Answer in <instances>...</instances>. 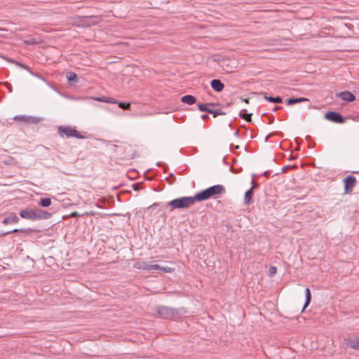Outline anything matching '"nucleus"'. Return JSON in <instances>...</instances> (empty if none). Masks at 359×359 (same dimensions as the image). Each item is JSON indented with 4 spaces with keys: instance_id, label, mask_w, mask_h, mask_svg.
I'll return each mask as SVG.
<instances>
[{
    "instance_id": "nucleus-1",
    "label": "nucleus",
    "mask_w": 359,
    "mask_h": 359,
    "mask_svg": "<svg viewBox=\"0 0 359 359\" xmlns=\"http://www.w3.org/2000/svg\"><path fill=\"white\" fill-rule=\"evenodd\" d=\"M225 192V189L222 185L217 184L212 186L205 190H203L200 192H198L195 195V199L197 201H205L214 196L224 194Z\"/></svg>"
},
{
    "instance_id": "nucleus-2",
    "label": "nucleus",
    "mask_w": 359,
    "mask_h": 359,
    "mask_svg": "<svg viewBox=\"0 0 359 359\" xmlns=\"http://www.w3.org/2000/svg\"><path fill=\"white\" fill-rule=\"evenodd\" d=\"M197 200L195 199V196L194 197L191 196H184L175 198L171 201H170L168 205H170L172 208L175 209H182L187 208L194 203Z\"/></svg>"
},
{
    "instance_id": "nucleus-3",
    "label": "nucleus",
    "mask_w": 359,
    "mask_h": 359,
    "mask_svg": "<svg viewBox=\"0 0 359 359\" xmlns=\"http://www.w3.org/2000/svg\"><path fill=\"white\" fill-rule=\"evenodd\" d=\"M58 131L60 134H64L67 137H74L79 139L83 138V136L81 135L74 128L69 126H60L58 128Z\"/></svg>"
},
{
    "instance_id": "nucleus-4",
    "label": "nucleus",
    "mask_w": 359,
    "mask_h": 359,
    "mask_svg": "<svg viewBox=\"0 0 359 359\" xmlns=\"http://www.w3.org/2000/svg\"><path fill=\"white\" fill-rule=\"evenodd\" d=\"M157 311L159 316L164 318H172L176 314V311L174 309L164 306H158Z\"/></svg>"
},
{
    "instance_id": "nucleus-5",
    "label": "nucleus",
    "mask_w": 359,
    "mask_h": 359,
    "mask_svg": "<svg viewBox=\"0 0 359 359\" xmlns=\"http://www.w3.org/2000/svg\"><path fill=\"white\" fill-rule=\"evenodd\" d=\"M325 117L326 119L334 123H342L345 121V118L336 111H329L325 114Z\"/></svg>"
},
{
    "instance_id": "nucleus-6",
    "label": "nucleus",
    "mask_w": 359,
    "mask_h": 359,
    "mask_svg": "<svg viewBox=\"0 0 359 359\" xmlns=\"http://www.w3.org/2000/svg\"><path fill=\"white\" fill-rule=\"evenodd\" d=\"M14 119L18 121H21L27 123H38L41 121V118L39 117H34L27 115H17L14 117Z\"/></svg>"
},
{
    "instance_id": "nucleus-7",
    "label": "nucleus",
    "mask_w": 359,
    "mask_h": 359,
    "mask_svg": "<svg viewBox=\"0 0 359 359\" xmlns=\"http://www.w3.org/2000/svg\"><path fill=\"white\" fill-rule=\"evenodd\" d=\"M50 216L51 214L45 210L41 209L34 210V220L47 219H49Z\"/></svg>"
},
{
    "instance_id": "nucleus-8",
    "label": "nucleus",
    "mask_w": 359,
    "mask_h": 359,
    "mask_svg": "<svg viewBox=\"0 0 359 359\" xmlns=\"http://www.w3.org/2000/svg\"><path fill=\"white\" fill-rule=\"evenodd\" d=\"M337 97H340L341 100H343L344 101H348V102L353 101L355 99V95L349 91H344V92L339 93L337 95Z\"/></svg>"
},
{
    "instance_id": "nucleus-9",
    "label": "nucleus",
    "mask_w": 359,
    "mask_h": 359,
    "mask_svg": "<svg viewBox=\"0 0 359 359\" xmlns=\"http://www.w3.org/2000/svg\"><path fill=\"white\" fill-rule=\"evenodd\" d=\"M346 344L351 348L359 350V339L350 337L346 340Z\"/></svg>"
},
{
    "instance_id": "nucleus-10",
    "label": "nucleus",
    "mask_w": 359,
    "mask_h": 359,
    "mask_svg": "<svg viewBox=\"0 0 359 359\" xmlns=\"http://www.w3.org/2000/svg\"><path fill=\"white\" fill-rule=\"evenodd\" d=\"M20 215L21 217L34 220V210L32 209H22L20 211Z\"/></svg>"
},
{
    "instance_id": "nucleus-11",
    "label": "nucleus",
    "mask_w": 359,
    "mask_h": 359,
    "mask_svg": "<svg viewBox=\"0 0 359 359\" xmlns=\"http://www.w3.org/2000/svg\"><path fill=\"white\" fill-rule=\"evenodd\" d=\"M344 181L346 191H348L349 190H352L356 182V179L355 177L350 175L347 178L344 179Z\"/></svg>"
},
{
    "instance_id": "nucleus-12",
    "label": "nucleus",
    "mask_w": 359,
    "mask_h": 359,
    "mask_svg": "<svg viewBox=\"0 0 359 359\" xmlns=\"http://www.w3.org/2000/svg\"><path fill=\"white\" fill-rule=\"evenodd\" d=\"M210 85L216 92H221L224 87V84L219 79H213L211 81Z\"/></svg>"
},
{
    "instance_id": "nucleus-13",
    "label": "nucleus",
    "mask_w": 359,
    "mask_h": 359,
    "mask_svg": "<svg viewBox=\"0 0 359 359\" xmlns=\"http://www.w3.org/2000/svg\"><path fill=\"white\" fill-rule=\"evenodd\" d=\"M150 264L151 263L145 261H139L135 264L134 266L138 269L150 271Z\"/></svg>"
},
{
    "instance_id": "nucleus-14",
    "label": "nucleus",
    "mask_w": 359,
    "mask_h": 359,
    "mask_svg": "<svg viewBox=\"0 0 359 359\" xmlns=\"http://www.w3.org/2000/svg\"><path fill=\"white\" fill-rule=\"evenodd\" d=\"M153 270H160L164 273H171L172 272L173 269L171 267H163L161 266L158 264H150V271Z\"/></svg>"
},
{
    "instance_id": "nucleus-15",
    "label": "nucleus",
    "mask_w": 359,
    "mask_h": 359,
    "mask_svg": "<svg viewBox=\"0 0 359 359\" xmlns=\"http://www.w3.org/2000/svg\"><path fill=\"white\" fill-rule=\"evenodd\" d=\"M252 184H255L254 182H252ZM254 186H255V185H254ZM254 187H251L245 194L244 201H245V205H250L252 202V194H253L252 190H253Z\"/></svg>"
},
{
    "instance_id": "nucleus-16",
    "label": "nucleus",
    "mask_w": 359,
    "mask_h": 359,
    "mask_svg": "<svg viewBox=\"0 0 359 359\" xmlns=\"http://www.w3.org/2000/svg\"><path fill=\"white\" fill-rule=\"evenodd\" d=\"M19 222V218L14 214L11 215L10 216L6 217L3 220L4 224H8L11 223H17Z\"/></svg>"
},
{
    "instance_id": "nucleus-17",
    "label": "nucleus",
    "mask_w": 359,
    "mask_h": 359,
    "mask_svg": "<svg viewBox=\"0 0 359 359\" xmlns=\"http://www.w3.org/2000/svg\"><path fill=\"white\" fill-rule=\"evenodd\" d=\"M181 101L188 104H193L196 102V98L193 95H187L181 98Z\"/></svg>"
},
{
    "instance_id": "nucleus-18",
    "label": "nucleus",
    "mask_w": 359,
    "mask_h": 359,
    "mask_svg": "<svg viewBox=\"0 0 359 359\" xmlns=\"http://www.w3.org/2000/svg\"><path fill=\"white\" fill-rule=\"evenodd\" d=\"M78 100H96L99 102H109V98L105 97H79Z\"/></svg>"
},
{
    "instance_id": "nucleus-19",
    "label": "nucleus",
    "mask_w": 359,
    "mask_h": 359,
    "mask_svg": "<svg viewBox=\"0 0 359 359\" xmlns=\"http://www.w3.org/2000/svg\"><path fill=\"white\" fill-rule=\"evenodd\" d=\"M264 98L267 101H269L270 102H274V103H280L283 101L282 98L279 96H277V97L265 96Z\"/></svg>"
},
{
    "instance_id": "nucleus-20",
    "label": "nucleus",
    "mask_w": 359,
    "mask_h": 359,
    "mask_svg": "<svg viewBox=\"0 0 359 359\" xmlns=\"http://www.w3.org/2000/svg\"><path fill=\"white\" fill-rule=\"evenodd\" d=\"M308 99L306 98H303V97H300V98H290L287 100V104H293L294 103H298V102H303V101H307Z\"/></svg>"
},
{
    "instance_id": "nucleus-21",
    "label": "nucleus",
    "mask_w": 359,
    "mask_h": 359,
    "mask_svg": "<svg viewBox=\"0 0 359 359\" xmlns=\"http://www.w3.org/2000/svg\"><path fill=\"white\" fill-rule=\"evenodd\" d=\"M39 204L43 207H48L51 205V200L50 198H41Z\"/></svg>"
},
{
    "instance_id": "nucleus-22",
    "label": "nucleus",
    "mask_w": 359,
    "mask_h": 359,
    "mask_svg": "<svg viewBox=\"0 0 359 359\" xmlns=\"http://www.w3.org/2000/svg\"><path fill=\"white\" fill-rule=\"evenodd\" d=\"M305 294H306V301L304 306V309L309 304L311 299V292L309 288H306L305 290Z\"/></svg>"
},
{
    "instance_id": "nucleus-23",
    "label": "nucleus",
    "mask_w": 359,
    "mask_h": 359,
    "mask_svg": "<svg viewBox=\"0 0 359 359\" xmlns=\"http://www.w3.org/2000/svg\"><path fill=\"white\" fill-rule=\"evenodd\" d=\"M208 105H212V104H210V103L198 104V108L201 111H206L208 113V110H210V109H209L208 107Z\"/></svg>"
},
{
    "instance_id": "nucleus-24",
    "label": "nucleus",
    "mask_w": 359,
    "mask_h": 359,
    "mask_svg": "<svg viewBox=\"0 0 359 359\" xmlns=\"http://www.w3.org/2000/svg\"><path fill=\"white\" fill-rule=\"evenodd\" d=\"M251 115L252 114H246L245 109H243L240 112V116L245 118L247 121H251Z\"/></svg>"
},
{
    "instance_id": "nucleus-25",
    "label": "nucleus",
    "mask_w": 359,
    "mask_h": 359,
    "mask_svg": "<svg viewBox=\"0 0 359 359\" xmlns=\"http://www.w3.org/2000/svg\"><path fill=\"white\" fill-rule=\"evenodd\" d=\"M130 104L129 102H118V107L123 109H129Z\"/></svg>"
},
{
    "instance_id": "nucleus-26",
    "label": "nucleus",
    "mask_w": 359,
    "mask_h": 359,
    "mask_svg": "<svg viewBox=\"0 0 359 359\" xmlns=\"http://www.w3.org/2000/svg\"><path fill=\"white\" fill-rule=\"evenodd\" d=\"M76 78V74L74 72H68L67 74V79L69 81H74Z\"/></svg>"
},
{
    "instance_id": "nucleus-27",
    "label": "nucleus",
    "mask_w": 359,
    "mask_h": 359,
    "mask_svg": "<svg viewBox=\"0 0 359 359\" xmlns=\"http://www.w3.org/2000/svg\"><path fill=\"white\" fill-rule=\"evenodd\" d=\"M208 113L212 114L214 117H216L218 115L222 114V113L220 111V110H218V109H217V110H212V109L208 110Z\"/></svg>"
},
{
    "instance_id": "nucleus-28",
    "label": "nucleus",
    "mask_w": 359,
    "mask_h": 359,
    "mask_svg": "<svg viewBox=\"0 0 359 359\" xmlns=\"http://www.w3.org/2000/svg\"><path fill=\"white\" fill-rule=\"evenodd\" d=\"M277 271V269L274 266H271L269 269V274L270 276H273Z\"/></svg>"
},
{
    "instance_id": "nucleus-29",
    "label": "nucleus",
    "mask_w": 359,
    "mask_h": 359,
    "mask_svg": "<svg viewBox=\"0 0 359 359\" xmlns=\"http://www.w3.org/2000/svg\"><path fill=\"white\" fill-rule=\"evenodd\" d=\"M158 205H159V204H158V203H154L153 205H150L149 207H148V208H147V212H149L150 213H151V212H153V210H154L156 207H158Z\"/></svg>"
},
{
    "instance_id": "nucleus-30",
    "label": "nucleus",
    "mask_w": 359,
    "mask_h": 359,
    "mask_svg": "<svg viewBox=\"0 0 359 359\" xmlns=\"http://www.w3.org/2000/svg\"><path fill=\"white\" fill-rule=\"evenodd\" d=\"M22 231V229H13L12 231H7V232L1 233V235L2 236H5V235L10 234L11 233H15V232Z\"/></svg>"
},
{
    "instance_id": "nucleus-31",
    "label": "nucleus",
    "mask_w": 359,
    "mask_h": 359,
    "mask_svg": "<svg viewBox=\"0 0 359 359\" xmlns=\"http://www.w3.org/2000/svg\"><path fill=\"white\" fill-rule=\"evenodd\" d=\"M25 43H27V44H29V45H30V44H34V43H36V42L34 39H29V40H27V41H25Z\"/></svg>"
},
{
    "instance_id": "nucleus-32",
    "label": "nucleus",
    "mask_w": 359,
    "mask_h": 359,
    "mask_svg": "<svg viewBox=\"0 0 359 359\" xmlns=\"http://www.w3.org/2000/svg\"><path fill=\"white\" fill-rule=\"evenodd\" d=\"M133 188L134 190H138L140 189V185L138 184H133Z\"/></svg>"
},
{
    "instance_id": "nucleus-33",
    "label": "nucleus",
    "mask_w": 359,
    "mask_h": 359,
    "mask_svg": "<svg viewBox=\"0 0 359 359\" xmlns=\"http://www.w3.org/2000/svg\"><path fill=\"white\" fill-rule=\"evenodd\" d=\"M79 215L78 212H73L71 213V217H76Z\"/></svg>"
},
{
    "instance_id": "nucleus-34",
    "label": "nucleus",
    "mask_w": 359,
    "mask_h": 359,
    "mask_svg": "<svg viewBox=\"0 0 359 359\" xmlns=\"http://www.w3.org/2000/svg\"><path fill=\"white\" fill-rule=\"evenodd\" d=\"M109 103H117V102L116 100H114V99H111L109 98Z\"/></svg>"
},
{
    "instance_id": "nucleus-35",
    "label": "nucleus",
    "mask_w": 359,
    "mask_h": 359,
    "mask_svg": "<svg viewBox=\"0 0 359 359\" xmlns=\"http://www.w3.org/2000/svg\"><path fill=\"white\" fill-rule=\"evenodd\" d=\"M208 117V116L207 114H204V115H202V116H201V118H202L203 119H205V118H207Z\"/></svg>"
},
{
    "instance_id": "nucleus-36",
    "label": "nucleus",
    "mask_w": 359,
    "mask_h": 359,
    "mask_svg": "<svg viewBox=\"0 0 359 359\" xmlns=\"http://www.w3.org/2000/svg\"><path fill=\"white\" fill-rule=\"evenodd\" d=\"M280 107H276L274 109H273V111H276L278 110V109H280Z\"/></svg>"
},
{
    "instance_id": "nucleus-37",
    "label": "nucleus",
    "mask_w": 359,
    "mask_h": 359,
    "mask_svg": "<svg viewBox=\"0 0 359 359\" xmlns=\"http://www.w3.org/2000/svg\"><path fill=\"white\" fill-rule=\"evenodd\" d=\"M243 100L244 102H248V99H247V98H246V99H243Z\"/></svg>"
}]
</instances>
